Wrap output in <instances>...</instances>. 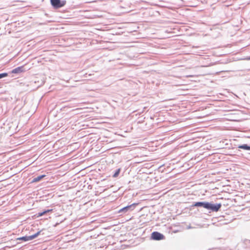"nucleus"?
Here are the masks:
<instances>
[{"mask_svg": "<svg viewBox=\"0 0 250 250\" xmlns=\"http://www.w3.org/2000/svg\"><path fill=\"white\" fill-rule=\"evenodd\" d=\"M137 205H138L137 203H133L132 205L125 207L120 209L119 211V212H122L123 211H127L129 209H131V210H133Z\"/></svg>", "mask_w": 250, "mask_h": 250, "instance_id": "8", "label": "nucleus"}, {"mask_svg": "<svg viewBox=\"0 0 250 250\" xmlns=\"http://www.w3.org/2000/svg\"><path fill=\"white\" fill-rule=\"evenodd\" d=\"M191 69V67H188V69Z\"/></svg>", "mask_w": 250, "mask_h": 250, "instance_id": "26", "label": "nucleus"}, {"mask_svg": "<svg viewBox=\"0 0 250 250\" xmlns=\"http://www.w3.org/2000/svg\"><path fill=\"white\" fill-rule=\"evenodd\" d=\"M248 60H250V56H249V57L248 58Z\"/></svg>", "mask_w": 250, "mask_h": 250, "instance_id": "24", "label": "nucleus"}, {"mask_svg": "<svg viewBox=\"0 0 250 250\" xmlns=\"http://www.w3.org/2000/svg\"><path fill=\"white\" fill-rule=\"evenodd\" d=\"M188 94L189 95L191 94L190 92H188Z\"/></svg>", "mask_w": 250, "mask_h": 250, "instance_id": "25", "label": "nucleus"}, {"mask_svg": "<svg viewBox=\"0 0 250 250\" xmlns=\"http://www.w3.org/2000/svg\"><path fill=\"white\" fill-rule=\"evenodd\" d=\"M41 233V231H38L34 235L29 236H23L20 238H18L17 240H22L24 241H27L29 240H31L35 238H36Z\"/></svg>", "mask_w": 250, "mask_h": 250, "instance_id": "7", "label": "nucleus"}, {"mask_svg": "<svg viewBox=\"0 0 250 250\" xmlns=\"http://www.w3.org/2000/svg\"><path fill=\"white\" fill-rule=\"evenodd\" d=\"M52 211V209H50L46 210L42 212H40L38 214V217L42 216L44 214H46V213L51 212Z\"/></svg>", "mask_w": 250, "mask_h": 250, "instance_id": "14", "label": "nucleus"}, {"mask_svg": "<svg viewBox=\"0 0 250 250\" xmlns=\"http://www.w3.org/2000/svg\"><path fill=\"white\" fill-rule=\"evenodd\" d=\"M200 56H191L190 58H188V60L190 61V62L192 61H195L196 63L195 64V68L196 70H197L199 68V62L198 59L200 58ZM200 76V74L199 72L196 70L194 75H190L188 74V90L189 89H191L192 86L190 83H189V82H193L195 83H198L199 82V78Z\"/></svg>", "mask_w": 250, "mask_h": 250, "instance_id": "1", "label": "nucleus"}, {"mask_svg": "<svg viewBox=\"0 0 250 250\" xmlns=\"http://www.w3.org/2000/svg\"><path fill=\"white\" fill-rule=\"evenodd\" d=\"M152 237L154 240H160L163 239L164 236L158 232H154L152 234Z\"/></svg>", "mask_w": 250, "mask_h": 250, "instance_id": "9", "label": "nucleus"}, {"mask_svg": "<svg viewBox=\"0 0 250 250\" xmlns=\"http://www.w3.org/2000/svg\"><path fill=\"white\" fill-rule=\"evenodd\" d=\"M189 97H188V122L190 123V125L195 123V121L190 122L191 120H198L201 117V115L199 113V107L198 106H195L193 108H189V106H192L191 104L196 103V101H191L189 100Z\"/></svg>", "mask_w": 250, "mask_h": 250, "instance_id": "2", "label": "nucleus"}, {"mask_svg": "<svg viewBox=\"0 0 250 250\" xmlns=\"http://www.w3.org/2000/svg\"><path fill=\"white\" fill-rule=\"evenodd\" d=\"M221 207V203L214 204L213 202H210L208 210L212 212H217L220 209Z\"/></svg>", "mask_w": 250, "mask_h": 250, "instance_id": "6", "label": "nucleus"}, {"mask_svg": "<svg viewBox=\"0 0 250 250\" xmlns=\"http://www.w3.org/2000/svg\"><path fill=\"white\" fill-rule=\"evenodd\" d=\"M190 191H188V200L194 199V197H196V195L193 194H190Z\"/></svg>", "mask_w": 250, "mask_h": 250, "instance_id": "16", "label": "nucleus"}, {"mask_svg": "<svg viewBox=\"0 0 250 250\" xmlns=\"http://www.w3.org/2000/svg\"><path fill=\"white\" fill-rule=\"evenodd\" d=\"M195 0L196 1V2H195L194 3H192L191 2H189L188 1V7H195L198 5L197 3L199 1H202V0Z\"/></svg>", "mask_w": 250, "mask_h": 250, "instance_id": "13", "label": "nucleus"}, {"mask_svg": "<svg viewBox=\"0 0 250 250\" xmlns=\"http://www.w3.org/2000/svg\"><path fill=\"white\" fill-rule=\"evenodd\" d=\"M120 169H119L113 175L114 177H116L118 176L119 172H120Z\"/></svg>", "mask_w": 250, "mask_h": 250, "instance_id": "19", "label": "nucleus"}, {"mask_svg": "<svg viewBox=\"0 0 250 250\" xmlns=\"http://www.w3.org/2000/svg\"><path fill=\"white\" fill-rule=\"evenodd\" d=\"M193 185L192 184V183L191 182H188V187H193Z\"/></svg>", "mask_w": 250, "mask_h": 250, "instance_id": "20", "label": "nucleus"}, {"mask_svg": "<svg viewBox=\"0 0 250 250\" xmlns=\"http://www.w3.org/2000/svg\"><path fill=\"white\" fill-rule=\"evenodd\" d=\"M238 148L246 150H250V146L247 144L239 145Z\"/></svg>", "mask_w": 250, "mask_h": 250, "instance_id": "11", "label": "nucleus"}, {"mask_svg": "<svg viewBox=\"0 0 250 250\" xmlns=\"http://www.w3.org/2000/svg\"><path fill=\"white\" fill-rule=\"evenodd\" d=\"M192 167H188V173L189 172V175H190V177H192L193 176V175L196 173V172L197 171V170H196V171H193V170H192Z\"/></svg>", "mask_w": 250, "mask_h": 250, "instance_id": "15", "label": "nucleus"}, {"mask_svg": "<svg viewBox=\"0 0 250 250\" xmlns=\"http://www.w3.org/2000/svg\"><path fill=\"white\" fill-rule=\"evenodd\" d=\"M7 76V74L6 73L0 74V79Z\"/></svg>", "mask_w": 250, "mask_h": 250, "instance_id": "18", "label": "nucleus"}, {"mask_svg": "<svg viewBox=\"0 0 250 250\" xmlns=\"http://www.w3.org/2000/svg\"><path fill=\"white\" fill-rule=\"evenodd\" d=\"M191 228H193V227H192L190 225V224L188 225V229H191Z\"/></svg>", "mask_w": 250, "mask_h": 250, "instance_id": "21", "label": "nucleus"}, {"mask_svg": "<svg viewBox=\"0 0 250 250\" xmlns=\"http://www.w3.org/2000/svg\"><path fill=\"white\" fill-rule=\"evenodd\" d=\"M189 21H188V28H189V27H190L189 25H190V24L189 23Z\"/></svg>", "mask_w": 250, "mask_h": 250, "instance_id": "23", "label": "nucleus"}, {"mask_svg": "<svg viewBox=\"0 0 250 250\" xmlns=\"http://www.w3.org/2000/svg\"><path fill=\"white\" fill-rule=\"evenodd\" d=\"M199 160H196V158L193 159V158H191L189 160H188V163L190 162L191 164H194L197 163Z\"/></svg>", "mask_w": 250, "mask_h": 250, "instance_id": "17", "label": "nucleus"}, {"mask_svg": "<svg viewBox=\"0 0 250 250\" xmlns=\"http://www.w3.org/2000/svg\"><path fill=\"white\" fill-rule=\"evenodd\" d=\"M209 203L210 202L206 201L193 202L191 205L188 206V210H189V211H188V213H190V211L192 210V208H194V207L203 208L208 210Z\"/></svg>", "mask_w": 250, "mask_h": 250, "instance_id": "4", "label": "nucleus"}, {"mask_svg": "<svg viewBox=\"0 0 250 250\" xmlns=\"http://www.w3.org/2000/svg\"><path fill=\"white\" fill-rule=\"evenodd\" d=\"M51 5L55 8H59L63 7L66 3L65 0H50Z\"/></svg>", "mask_w": 250, "mask_h": 250, "instance_id": "5", "label": "nucleus"}, {"mask_svg": "<svg viewBox=\"0 0 250 250\" xmlns=\"http://www.w3.org/2000/svg\"><path fill=\"white\" fill-rule=\"evenodd\" d=\"M24 71V66H21L18 67L12 70V73L14 74L21 73Z\"/></svg>", "mask_w": 250, "mask_h": 250, "instance_id": "10", "label": "nucleus"}, {"mask_svg": "<svg viewBox=\"0 0 250 250\" xmlns=\"http://www.w3.org/2000/svg\"><path fill=\"white\" fill-rule=\"evenodd\" d=\"M45 176V175H42L39 176L36 178H35L33 179L32 182L35 183V182H39L40 180H41L43 178H44Z\"/></svg>", "mask_w": 250, "mask_h": 250, "instance_id": "12", "label": "nucleus"}, {"mask_svg": "<svg viewBox=\"0 0 250 250\" xmlns=\"http://www.w3.org/2000/svg\"><path fill=\"white\" fill-rule=\"evenodd\" d=\"M189 124L190 123L188 122V146H194V148H198L199 147V144L197 145V144L199 143V141L195 140L192 142V141L199 138V132H192V129H190L191 126H190V124L189 125Z\"/></svg>", "mask_w": 250, "mask_h": 250, "instance_id": "3", "label": "nucleus"}, {"mask_svg": "<svg viewBox=\"0 0 250 250\" xmlns=\"http://www.w3.org/2000/svg\"><path fill=\"white\" fill-rule=\"evenodd\" d=\"M188 74H190V75H194L195 74H193V73H190V71L188 70Z\"/></svg>", "mask_w": 250, "mask_h": 250, "instance_id": "22", "label": "nucleus"}]
</instances>
